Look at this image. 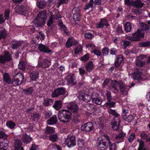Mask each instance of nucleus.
Here are the masks:
<instances>
[{
	"mask_svg": "<svg viewBox=\"0 0 150 150\" xmlns=\"http://www.w3.org/2000/svg\"><path fill=\"white\" fill-rule=\"evenodd\" d=\"M67 108L73 112H77L79 110L78 105L74 102L69 103L67 105Z\"/></svg>",
	"mask_w": 150,
	"mask_h": 150,
	"instance_id": "f3484780",
	"label": "nucleus"
},
{
	"mask_svg": "<svg viewBox=\"0 0 150 150\" xmlns=\"http://www.w3.org/2000/svg\"><path fill=\"white\" fill-rule=\"evenodd\" d=\"M125 30L126 32H129L131 30V24L130 22H127L124 25Z\"/></svg>",
	"mask_w": 150,
	"mask_h": 150,
	"instance_id": "49530a36",
	"label": "nucleus"
},
{
	"mask_svg": "<svg viewBox=\"0 0 150 150\" xmlns=\"http://www.w3.org/2000/svg\"><path fill=\"white\" fill-rule=\"evenodd\" d=\"M140 136L143 139H145L148 141V140L150 137L148 138V135L144 132H142L140 133Z\"/></svg>",
	"mask_w": 150,
	"mask_h": 150,
	"instance_id": "13d9d810",
	"label": "nucleus"
},
{
	"mask_svg": "<svg viewBox=\"0 0 150 150\" xmlns=\"http://www.w3.org/2000/svg\"><path fill=\"white\" fill-rule=\"evenodd\" d=\"M122 118L124 120L128 122H130L132 121L134 119V117L132 115H126L122 117Z\"/></svg>",
	"mask_w": 150,
	"mask_h": 150,
	"instance_id": "a19ab883",
	"label": "nucleus"
},
{
	"mask_svg": "<svg viewBox=\"0 0 150 150\" xmlns=\"http://www.w3.org/2000/svg\"><path fill=\"white\" fill-rule=\"evenodd\" d=\"M62 105V101L58 100L55 101L53 105V107L56 110L60 109Z\"/></svg>",
	"mask_w": 150,
	"mask_h": 150,
	"instance_id": "2f4dec72",
	"label": "nucleus"
},
{
	"mask_svg": "<svg viewBox=\"0 0 150 150\" xmlns=\"http://www.w3.org/2000/svg\"><path fill=\"white\" fill-rule=\"evenodd\" d=\"M7 35V31L3 27L0 28V36L2 38H6Z\"/></svg>",
	"mask_w": 150,
	"mask_h": 150,
	"instance_id": "ea45409f",
	"label": "nucleus"
},
{
	"mask_svg": "<svg viewBox=\"0 0 150 150\" xmlns=\"http://www.w3.org/2000/svg\"><path fill=\"white\" fill-rule=\"evenodd\" d=\"M84 36L86 38L91 39L94 37V35L91 33L88 32L85 34Z\"/></svg>",
	"mask_w": 150,
	"mask_h": 150,
	"instance_id": "e2e57ef3",
	"label": "nucleus"
},
{
	"mask_svg": "<svg viewBox=\"0 0 150 150\" xmlns=\"http://www.w3.org/2000/svg\"><path fill=\"white\" fill-rule=\"evenodd\" d=\"M38 73L35 71L31 72L30 74V78L31 80L35 81L38 78Z\"/></svg>",
	"mask_w": 150,
	"mask_h": 150,
	"instance_id": "58836bf2",
	"label": "nucleus"
},
{
	"mask_svg": "<svg viewBox=\"0 0 150 150\" xmlns=\"http://www.w3.org/2000/svg\"><path fill=\"white\" fill-rule=\"evenodd\" d=\"M122 117H123V116H125L128 114L129 109V108L127 106H122Z\"/></svg>",
	"mask_w": 150,
	"mask_h": 150,
	"instance_id": "a18cd8bd",
	"label": "nucleus"
},
{
	"mask_svg": "<svg viewBox=\"0 0 150 150\" xmlns=\"http://www.w3.org/2000/svg\"><path fill=\"white\" fill-rule=\"evenodd\" d=\"M127 138L128 142L131 143L134 140L135 138V134L134 133H132L130 134Z\"/></svg>",
	"mask_w": 150,
	"mask_h": 150,
	"instance_id": "864d4df0",
	"label": "nucleus"
},
{
	"mask_svg": "<svg viewBox=\"0 0 150 150\" xmlns=\"http://www.w3.org/2000/svg\"><path fill=\"white\" fill-rule=\"evenodd\" d=\"M33 25L36 27L42 28L45 25V22L43 20H40L37 18L33 21Z\"/></svg>",
	"mask_w": 150,
	"mask_h": 150,
	"instance_id": "aec40b11",
	"label": "nucleus"
},
{
	"mask_svg": "<svg viewBox=\"0 0 150 150\" xmlns=\"http://www.w3.org/2000/svg\"><path fill=\"white\" fill-rule=\"evenodd\" d=\"M143 57V56L141 55L137 57V60L135 62V64L137 66L140 67H142L145 65V62L141 60Z\"/></svg>",
	"mask_w": 150,
	"mask_h": 150,
	"instance_id": "bb28decb",
	"label": "nucleus"
},
{
	"mask_svg": "<svg viewBox=\"0 0 150 150\" xmlns=\"http://www.w3.org/2000/svg\"><path fill=\"white\" fill-rule=\"evenodd\" d=\"M67 78L68 85H74L76 84V82L75 77L73 75L67 76Z\"/></svg>",
	"mask_w": 150,
	"mask_h": 150,
	"instance_id": "4be33fe9",
	"label": "nucleus"
},
{
	"mask_svg": "<svg viewBox=\"0 0 150 150\" xmlns=\"http://www.w3.org/2000/svg\"><path fill=\"white\" fill-rule=\"evenodd\" d=\"M91 96L87 94H86L83 100L86 102H88L91 100Z\"/></svg>",
	"mask_w": 150,
	"mask_h": 150,
	"instance_id": "680f3d73",
	"label": "nucleus"
},
{
	"mask_svg": "<svg viewBox=\"0 0 150 150\" xmlns=\"http://www.w3.org/2000/svg\"><path fill=\"white\" fill-rule=\"evenodd\" d=\"M109 25L107 20L104 18L101 19L100 23L97 25V27L99 28H102L104 26H108Z\"/></svg>",
	"mask_w": 150,
	"mask_h": 150,
	"instance_id": "c756f323",
	"label": "nucleus"
},
{
	"mask_svg": "<svg viewBox=\"0 0 150 150\" xmlns=\"http://www.w3.org/2000/svg\"><path fill=\"white\" fill-rule=\"evenodd\" d=\"M144 5V3L140 0H136L131 2V6L137 8H140Z\"/></svg>",
	"mask_w": 150,
	"mask_h": 150,
	"instance_id": "cd10ccee",
	"label": "nucleus"
},
{
	"mask_svg": "<svg viewBox=\"0 0 150 150\" xmlns=\"http://www.w3.org/2000/svg\"><path fill=\"white\" fill-rule=\"evenodd\" d=\"M84 143V141L83 140L79 138L77 141V145L79 147L81 148L83 146Z\"/></svg>",
	"mask_w": 150,
	"mask_h": 150,
	"instance_id": "4d7b16f0",
	"label": "nucleus"
},
{
	"mask_svg": "<svg viewBox=\"0 0 150 150\" xmlns=\"http://www.w3.org/2000/svg\"><path fill=\"white\" fill-rule=\"evenodd\" d=\"M137 141L139 143V147L137 150H144V149H146L144 148V142L142 139H138L137 140Z\"/></svg>",
	"mask_w": 150,
	"mask_h": 150,
	"instance_id": "de8ad7c7",
	"label": "nucleus"
},
{
	"mask_svg": "<svg viewBox=\"0 0 150 150\" xmlns=\"http://www.w3.org/2000/svg\"><path fill=\"white\" fill-rule=\"evenodd\" d=\"M22 142L24 144H27L30 143L33 139L29 135L26 134H24L22 135L21 137Z\"/></svg>",
	"mask_w": 150,
	"mask_h": 150,
	"instance_id": "5701e85b",
	"label": "nucleus"
},
{
	"mask_svg": "<svg viewBox=\"0 0 150 150\" xmlns=\"http://www.w3.org/2000/svg\"><path fill=\"white\" fill-rule=\"evenodd\" d=\"M115 102L110 101V102L107 101V103H105L104 105L106 107L110 108L112 107H115Z\"/></svg>",
	"mask_w": 150,
	"mask_h": 150,
	"instance_id": "09e8293b",
	"label": "nucleus"
},
{
	"mask_svg": "<svg viewBox=\"0 0 150 150\" xmlns=\"http://www.w3.org/2000/svg\"><path fill=\"white\" fill-rule=\"evenodd\" d=\"M46 2L44 0L43 1H38L37 3V5L39 8L43 9L46 5Z\"/></svg>",
	"mask_w": 150,
	"mask_h": 150,
	"instance_id": "79ce46f5",
	"label": "nucleus"
},
{
	"mask_svg": "<svg viewBox=\"0 0 150 150\" xmlns=\"http://www.w3.org/2000/svg\"><path fill=\"white\" fill-rule=\"evenodd\" d=\"M142 74L143 71L142 69L139 68H135L134 72L132 74V78L134 80H142L143 78L142 75Z\"/></svg>",
	"mask_w": 150,
	"mask_h": 150,
	"instance_id": "423d86ee",
	"label": "nucleus"
},
{
	"mask_svg": "<svg viewBox=\"0 0 150 150\" xmlns=\"http://www.w3.org/2000/svg\"><path fill=\"white\" fill-rule=\"evenodd\" d=\"M53 100L48 98H46L44 100L43 104L44 106H48L53 104Z\"/></svg>",
	"mask_w": 150,
	"mask_h": 150,
	"instance_id": "37998d69",
	"label": "nucleus"
},
{
	"mask_svg": "<svg viewBox=\"0 0 150 150\" xmlns=\"http://www.w3.org/2000/svg\"><path fill=\"white\" fill-rule=\"evenodd\" d=\"M108 112L109 114L112 115L114 116V117L113 118L117 117L119 118V114L117 113L116 110L110 108L108 110Z\"/></svg>",
	"mask_w": 150,
	"mask_h": 150,
	"instance_id": "4c0bfd02",
	"label": "nucleus"
},
{
	"mask_svg": "<svg viewBox=\"0 0 150 150\" xmlns=\"http://www.w3.org/2000/svg\"><path fill=\"white\" fill-rule=\"evenodd\" d=\"M82 49V47L81 45L78 46L74 49V53L75 54L81 52Z\"/></svg>",
	"mask_w": 150,
	"mask_h": 150,
	"instance_id": "0e129e2a",
	"label": "nucleus"
},
{
	"mask_svg": "<svg viewBox=\"0 0 150 150\" xmlns=\"http://www.w3.org/2000/svg\"><path fill=\"white\" fill-rule=\"evenodd\" d=\"M117 83L120 92L123 94H127L128 91V86L120 81H118Z\"/></svg>",
	"mask_w": 150,
	"mask_h": 150,
	"instance_id": "9d476101",
	"label": "nucleus"
},
{
	"mask_svg": "<svg viewBox=\"0 0 150 150\" xmlns=\"http://www.w3.org/2000/svg\"><path fill=\"white\" fill-rule=\"evenodd\" d=\"M72 13L73 15L80 14V10L78 7H75L72 10Z\"/></svg>",
	"mask_w": 150,
	"mask_h": 150,
	"instance_id": "69168bd1",
	"label": "nucleus"
},
{
	"mask_svg": "<svg viewBox=\"0 0 150 150\" xmlns=\"http://www.w3.org/2000/svg\"><path fill=\"white\" fill-rule=\"evenodd\" d=\"M134 41H140L142 38H143L144 34L142 30L138 29L137 32L132 34Z\"/></svg>",
	"mask_w": 150,
	"mask_h": 150,
	"instance_id": "1a4fd4ad",
	"label": "nucleus"
},
{
	"mask_svg": "<svg viewBox=\"0 0 150 150\" xmlns=\"http://www.w3.org/2000/svg\"><path fill=\"white\" fill-rule=\"evenodd\" d=\"M23 75L21 73H18L13 76L12 79V84L14 86L20 85L23 82Z\"/></svg>",
	"mask_w": 150,
	"mask_h": 150,
	"instance_id": "f03ea898",
	"label": "nucleus"
},
{
	"mask_svg": "<svg viewBox=\"0 0 150 150\" xmlns=\"http://www.w3.org/2000/svg\"><path fill=\"white\" fill-rule=\"evenodd\" d=\"M103 54V56H107L109 52V50L108 47L104 48L102 50Z\"/></svg>",
	"mask_w": 150,
	"mask_h": 150,
	"instance_id": "338daca9",
	"label": "nucleus"
},
{
	"mask_svg": "<svg viewBox=\"0 0 150 150\" xmlns=\"http://www.w3.org/2000/svg\"><path fill=\"white\" fill-rule=\"evenodd\" d=\"M10 11L9 9H7L4 12V17L6 19H8L10 18L9 14Z\"/></svg>",
	"mask_w": 150,
	"mask_h": 150,
	"instance_id": "774afa93",
	"label": "nucleus"
},
{
	"mask_svg": "<svg viewBox=\"0 0 150 150\" xmlns=\"http://www.w3.org/2000/svg\"><path fill=\"white\" fill-rule=\"evenodd\" d=\"M66 92V89L63 87L58 88L52 92L51 96L52 98H57L61 95H63Z\"/></svg>",
	"mask_w": 150,
	"mask_h": 150,
	"instance_id": "6e6552de",
	"label": "nucleus"
},
{
	"mask_svg": "<svg viewBox=\"0 0 150 150\" xmlns=\"http://www.w3.org/2000/svg\"><path fill=\"white\" fill-rule=\"evenodd\" d=\"M126 135V133L124 132H122L120 133L115 137L114 139L115 142L117 143H119L123 142L124 137Z\"/></svg>",
	"mask_w": 150,
	"mask_h": 150,
	"instance_id": "dca6fc26",
	"label": "nucleus"
},
{
	"mask_svg": "<svg viewBox=\"0 0 150 150\" xmlns=\"http://www.w3.org/2000/svg\"><path fill=\"white\" fill-rule=\"evenodd\" d=\"M55 21L54 20V17L53 16H51L50 17V19L47 23V25L48 27H51L52 25L53 24V23Z\"/></svg>",
	"mask_w": 150,
	"mask_h": 150,
	"instance_id": "5fc2aeb1",
	"label": "nucleus"
},
{
	"mask_svg": "<svg viewBox=\"0 0 150 150\" xmlns=\"http://www.w3.org/2000/svg\"><path fill=\"white\" fill-rule=\"evenodd\" d=\"M12 60V58L11 54L8 51L5 52L4 54L2 55H0V63L4 64L6 62L11 61Z\"/></svg>",
	"mask_w": 150,
	"mask_h": 150,
	"instance_id": "39448f33",
	"label": "nucleus"
},
{
	"mask_svg": "<svg viewBox=\"0 0 150 150\" xmlns=\"http://www.w3.org/2000/svg\"><path fill=\"white\" fill-rule=\"evenodd\" d=\"M86 70L88 72L91 71L93 68V62L90 61L86 63L85 65Z\"/></svg>",
	"mask_w": 150,
	"mask_h": 150,
	"instance_id": "c9c22d12",
	"label": "nucleus"
},
{
	"mask_svg": "<svg viewBox=\"0 0 150 150\" xmlns=\"http://www.w3.org/2000/svg\"><path fill=\"white\" fill-rule=\"evenodd\" d=\"M91 98L93 103L98 105H100L103 101L101 98L95 93H93L91 96Z\"/></svg>",
	"mask_w": 150,
	"mask_h": 150,
	"instance_id": "f8f14e48",
	"label": "nucleus"
},
{
	"mask_svg": "<svg viewBox=\"0 0 150 150\" xmlns=\"http://www.w3.org/2000/svg\"><path fill=\"white\" fill-rule=\"evenodd\" d=\"M49 140L51 142H54L57 141L59 139L58 134H52L48 136Z\"/></svg>",
	"mask_w": 150,
	"mask_h": 150,
	"instance_id": "f704fd0d",
	"label": "nucleus"
},
{
	"mask_svg": "<svg viewBox=\"0 0 150 150\" xmlns=\"http://www.w3.org/2000/svg\"><path fill=\"white\" fill-rule=\"evenodd\" d=\"M15 11L16 13L25 15L26 12L28 11L29 7L26 6L17 5L15 8Z\"/></svg>",
	"mask_w": 150,
	"mask_h": 150,
	"instance_id": "20e7f679",
	"label": "nucleus"
},
{
	"mask_svg": "<svg viewBox=\"0 0 150 150\" xmlns=\"http://www.w3.org/2000/svg\"><path fill=\"white\" fill-rule=\"evenodd\" d=\"M23 58L24 59L22 61L21 60L18 64V68L23 71H25L26 69V66L27 62L25 61V58L23 57Z\"/></svg>",
	"mask_w": 150,
	"mask_h": 150,
	"instance_id": "72a5a7b5",
	"label": "nucleus"
},
{
	"mask_svg": "<svg viewBox=\"0 0 150 150\" xmlns=\"http://www.w3.org/2000/svg\"><path fill=\"white\" fill-rule=\"evenodd\" d=\"M6 126L11 129H13L16 126L15 124L11 121H8L6 123Z\"/></svg>",
	"mask_w": 150,
	"mask_h": 150,
	"instance_id": "603ef678",
	"label": "nucleus"
},
{
	"mask_svg": "<svg viewBox=\"0 0 150 150\" xmlns=\"http://www.w3.org/2000/svg\"><path fill=\"white\" fill-rule=\"evenodd\" d=\"M93 3V0H90L89 3L86 4L84 7V9L86 10L92 7Z\"/></svg>",
	"mask_w": 150,
	"mask_h": 150,
	"instance_id": "6e6d98bb",
	"label": "nucleus"
},
{
	"mask_svg": "<svg viewBox=\"0 0 150 150\" xmlns=\"http://www.w3.org/2000/svg\"><path fill=\"white\" fill-rule=\"evenodd\" d=\"M120 121L118 118H113L111 123L112 128L114 130L119 131L120 129Z\"/></svg>",
	"mask_w": 150,
	"mask_h": 150,
	"instance_id": "ddd939ff",
	"label": "nucleus"
},
{
	"mask_svg": "<svg viewBox=\"0 0 150 150\" xmlns=\"http://www.w3.org/2000/svg\"><path fill=\"white\" fill-rule=\"evenodd\" d=\"M14 144L13 147L14 150H19L23 148L22 143L20 139H16L14 141Z\"/></svg>",
	"mask_w": 150,
	"mask_h": 150,
	"instance_id": "6ab92c4d",
	"label": "nucleus"
},
{
	"mask_svg": "<svg viewBox=\"0 0 150 150\" xmlns=\"http://www.w3.org/2000/svg\"><path fill=\"white\" fill-rule=\"evenodd\" d=\"M106 139L108 141V144L109 145V150H116L117 146L115 143H112L110 141L108 137L106 135L105 136Z\"/></svg>",
	"mask_w": 150,
	"mask_h": 150,
	"instance_id": "a878e982",
	"label": "nucleus"
},
{
	"mask_svg": "<svg viewBox=\"0 0 150 150\" xmlns=\"http://www.w3.org/2000/svg\"><path fill=\"white\" fill-rule=\"evenodd\" d=\"M112 83H111L110 85L108 86L109 89L113 92L115 93H117L119 92V89L116 87V85H118V81H117L116 80H111Z\"/></svg>",
	"mask_w": 150,
	"mask_h": 150,
	"instance_id": "4468645a",
	"label": "nucleus"
},
{
	"mask_svg": "<svg viewBox=\"0 0 150 150\" xmlns=\"http://www.w3.org/2000/svg\"><path fill=\"white\" fill-rule=\"evenodd\" d=\"M85 94L86 93H85L83 90L81 91L79 93V95L78 97V98L80 99L83 100Z\"/></svg>",
	"mask_w": 150,
	"mask_h": 150,
	"instance_id": "bf43d9fd",
	"label": "nucleus"
},
{
	"mask_svg": "<svg viewBox=\"0 0 150 150\" xmlns=\"http://www.w3.org/2000/svg\"><path fill=\"white\" fill-rule=\"evenodd\" d=\"M106 144L105 139H101L97 140L96 146L98 150H106L108 148Z\"/></svg>",
	"mask_w": 150,
	"mask_h": 150,
	"instance_id": "0eeeda50",
	"label": "nucleus"
},
{
	"mask_svg": "<svg viewBox=\"0 0 150 150\" xmlns=\"http://www.w3.org/2000/svg\"><path fill=\"white\" fill-rule=\"evenodd\" d=\"M94 128L92 122H88L85 123L81 127L82 131L85 132H89L93 130Z\"/></svg>",
	"mask_w": 150,
	"mask_h": 150,
	"instance_id": "9b49d317",
	"label": "nucleus"
},
{
	"mask_svg": "<svg viewBox=\"0 0 150 150\" xmlns=\"http://www.w3.org/2000/svg\"><path fill=\"white\" fill-rule=\"evenodd\" d=\"M38 48L39 50L41 52L48 54L52 52V50H50L48 47L42 44H39Z\"/></svg>",
	"mask_w": 150,
	"mask_h": 150,
	"instance_id": "a211bd4d",
	"label": "nucleus"
},
{
	"mask_svg": "<svg viewBox=\"0 0 150 150\" xmlns=\"http://www.w3.org/2000/svg\"><path fill=\"white\" fill-rule=\"evenodd\" d=\"M58 122L57 116L56 115H53L47 121V123L49 125L56 124Z\"/></svg>",
	"mask_w": 150,
	"mask_h": 150,
	"instance_id": "412c9836",
	"label": "nucleus"
},
{
	"mask_svg": "<svg viewBox=\"0 0 150 150\" xmlns=\"http://www.w3.org/2000/svg\"><path fill=\"white\" fill-rule=\"evenodd\" d=\"M106 95L107 97V101L110 102L112 100V97L111 95V93L109 91H106Z\"/></svg>",
	"mask_w": 150,
	"mask_h": 150,
	"instance_id": "052dcab7",
	"label": "nucleus"
},
{
	"mask_svg": "<svg viewBox=\"0 0 150 150\" xmlns=\"http://www.w3.org/2000/svg\"><path fill=\"white\" fill-rule=\"evenodd\" d=\"M78 42L73 39L72 38H69L66 42V47L69 48L72 46L77 44Z\"/></svg>",
	"mask_w": 150,
	"mask_h": 150,
	"instance_id": "b1692460",
	"label": "nucleus"
},
{
	"mask_svg": "<svg viewBox=\"0 0 150 150\" xmlns=\"http://www.w3.org/2000/svg\"><path fill=\"white\" fill-rule=\"evenodd\" d=\"M8 143L7 135L3 131H0V146L7 149L8 146Z\"/></svg>",
	"mask_w": 150,
	"mask_h": 150,
	"instance_id": "7ed1b4c3",
	"label": "nucleus"
},
{
	"mask_svg": "<svg viewBox=\"0 0 150 150\" xmlns=\"http://www.w3.org/2000/svg\"><path fill=\"white\" fill-rule=\"evenodd\" d=\"M46 11H43L38 13L36 18L40 20H43L45 22L47 18Z\"/></svg>",
	"mask_w": 150,
	"mask_h": 150,
	"instance_id": "c85d7f7f",
	"label": "nucleus"
},
{
	"mask_svg": "<svg viewBox=\"0 0 150 150\" xmlns=\"http://www.w3.org/2000/svg\"><path fill=\"white\" fill-rule=\"evenodd\" d=\"M55 129L53 127L47 126L44 131V133L46 135L53 134L54 133Z\"/></svg>",
	"mask_w": 150,
	"mask_h": 150,
	"instance_id": "7c9ffc66",
	"label": "nucleus"
},
{
	"mask_svg": "<svg viewBox=\"0 0 150 150\" xmlns=\"http://www.w3.org/2000/svg\"><path fill=\"white\" fill-rule=\"evenodd\" d=\"M123 57L122 55H117L115 60V66L116 67H117L120 65L123 60Z\"/></svg>",
	"mask_w": 150,
	"mask_h": 150,
	"instance_id": "393cba45",
	"label": "nucleus"
},
{
	"mask_svg": "<svg viewBox=\"0 0 150 150\" xmlns=\"http://www.w3.org/2000/svg\"><path fill=\"white\" fill-rule=\"evenodd\" d=\"M140 47H150V40L140 42L138 43Z\"/></svg>",
	"mask_w": 150,
	"mask_h": 150,
	"instance_id": "c03bdc74",
	"label": "nucleus"
},
{
	"mask_svg": "<svg viewBox=\"0 0 150 150\" xmlns=\"http://www.w3.org/2000/svg\"><path fill=\"white\" fill-rule=\"evenodd\" d=\"M58 117L60 122L67 123L71 120L72 113L69 110H59L58 113Z\"/></svg>",
	"mask_w": 150,
	"mask_h": 150,
	"instance_id": "f257e3e1",
	"label": "nucleus"
},
{
	"mask_svg": "<svg viewBox=\"0 0 150 150\" xmlns=\"http://www.w3.org/2000/svg\"><path fill=\"white\" fill-rule=\"evenodd\" d=\"M66 143L69 148L74 146L76 145L75 137L72 136L67 138L66 140Z\"/></svg>",
	"mask_w": 150,
	"mask_h": 150,
	"instance_id": "2eb2a0df",
	"label": "nucleus"
},
{
	"mask_svg": "<svg viewBox=\"0 0 150 150\" xmlns=\"http://www.w3.org/2000/svg\"><path fill=\"white\" fill-rule=\"evenodd\" d=\"M33 88L32 87H30L27 89H24L23 91L25 94L28 95H30L33 92Z\"/></svg>",
	"mask_w": 150,
	"mask_h": 150,
	"instance_id": "3c124183",
	"label": "nucleus"
},
{
	"mask_svg": "<svg viewBox=\"0 0 150 150\" xmlns=\"http://www.w3.org/2000/svg\"><path fill=\"white\" fill-rule=\"evenodd\" d=\"M21 43L18 41L13 40L11 42V47L14 49H17L21 45Z\"/></svg>",
	"mask_w": 150,
	"mask_h": 150,
	"instance_id": "e433bc0d",
	"label": "nucleus"
},
{
	"mask_svg": "<svg viewBox=\"0 0 150 150\" xmlns=\"http://www.w3.org/2000/svg\"><path fill=\"white\" fill-rule=\"evenodd\" d=\"M58 25L59 27V28L61 30L64 31V32L67 35H69V32L67 30L66 27L63 24V22L61 20H59L58 22Z\"/></svg>",
	"mask_w": 150,
	"mask_h": 150,
	"instance_id": "473e14b6",
	"label": "nucleus"
},
{
	"mask_svg": "<svg viewBox=\"0 0 150 150\" xmlns=\"http://www.w3.org/2000/svg\"><path fill=\"white\" fill-rule=\"evenodd\" d=\"M56 27L54 26H52L51 27H48L47 33L50 34L56 32Z\"/></svg>",
	"mask_w": 150,
	"mask_h": 150,
	"instance_id": "8fccbe9b",
	"label": "nucleus"
}]
</instances>
